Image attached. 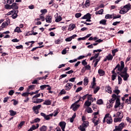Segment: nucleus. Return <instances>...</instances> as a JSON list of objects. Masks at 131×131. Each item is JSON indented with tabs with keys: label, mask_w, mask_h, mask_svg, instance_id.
<instances>
[{
	"label": "nucleus",
	"mask_w": 131,
	"mask_h": 131,
	"mask_svg": "<svg viewBox=\"0 0 131 131\" xmlns=\"http://www.w3.org/2000/svg\"><path fill=\"white\" fill-rule=\"evenodd\" d=\"M81 131H85V127L82 126L81 125L80 126V127H78Z\"/></svg>",
	"instance_id": "46"
},
{
	"label": "nucleus",
	"mask_w": 131,
	"mask_h": 131,
	"mask_svg": "<svg viewBox=\"0 0 131 131\" xmlns=\"http://www.w3.org/2000/svg\"><path fill=\"white\" fill-rule=\"evenodd\" d=\"M117 96L115 94L112 95V98L110 100V106L112 107V104L114 103L115 100H116Z\"/></svg>",
	"instance_id": "7"
},
{
	"label": "nucleus",
	"mask_w": 131,
	"mask_h": 131,
	"mask_svg": "<svg viewBox=\"0 0 131 131\" xmlns=\"http://www.w3.org/2000/svg\"><path fill=\"white\" fill-rule=\"evenodd\" d=\"M88 101H92V102H94V98L92 97V95H89L88 96Z\"/></svg>",
	"instance_id": "31"
},
{
	"label": "nucleus",
	"mask_w": 131,
	"mask_h": 131,
	"mask_svg": "<svg viewBox=\"0 0 131 131\" xmlns=\"http://www.w3.org/2000/svg\"><path fill=\"white\" fill-rule=\"evenodd\" d=\"M13 94H14V90H11L10 91H9V96H13Z\"/></svg>",
	"instance_id": "58"
},
{
	"label": "nucleus",
	"mask_w": 131,
	"mask_h": 131,
	"mask_svg": "<svg viewBox=\"0 0 131 131\" xmlns=\"http://www.w3.org/2000/svg\"><path fill=\"white\" fill-rule=\"evenodd\" d=\"M81 126H83V127H85V128H86L88 127V126H89V122L88 121H83Z\"/></svg>",
	"instance_id": "16"
},
{
	"label": "nucleus",
	"mask_w": 131,
	"mask_h": 131,
	"mask_svg": "<svg viewBox=\"0 0 131 131\" xmlns=\"http://www.w3.org/2000/svg\"><path fill=\"white\" fill-rule=\"evenodd\" d=\"M76 18H79L80 17H81V13H77L75 14Z\"/></svg>",
	"instance_id": "48"
},
{
	"label": "nucleus",
	"mask_w": 131,
	"mask_h": 131,
	"mask_svg": "<svg viewBox=\"0 0 131 131\" xmlns=\"http://www.w3.org/2000/svg\"><path fill=\"white\" fill-rule=\"evenodd\" d=\"M42 14H41L39 15L40 17V19H41V21H45V17H43V16H42Z\"/></svg>",
	"instance_id": "55"
},
{
	"label": "nucleus",
	"mask_w": 131,
	"mask_h": 131,
	"mask_svg": "<svg viewBox=\"0 0 131 131\" xmlns=\"http://www.w3.org/2000/svg\"><path fill=\"white\" fill-rule=\"evenodd\" d=\"M14 0H7V4H9V5H11L12 3H14Z\"/></svg>",
	"instance_id": "52"
},
{
	"label": "nucleus",
	"mask_w": 131,
	"mask_h": 131,
	"mask_svg": "<svg viewBox=\"0 0 131 131\" xmlns=\"http://www.w3.org/2000/svg\"><path fill=\"white\" fill-rule=\"evenodd\" d=\"M29 95H30V93L26 92V93H23L21 96H23V97H28Z\"/></svg>",
	"instance_id": "36"
},
{
	"label": "nucleus",
	"mask_w": 131,
	"mask_h": 131,
	"mask_svg": "<svg viewBox=\"0 0 131 131\" xmlns=\"http://www.w3.org/2000/svg\"><path fill=\"white\" fill-rule=\"evenodd\" d=\"M34 122H39V121H40V119L37 118L34 119Z\"/></svg>",
	"instance_id": "63"
},
{
	"label": "nucleus",
	"mask_w": 131,
	"mask_h": 131,
	"mask_svg": "<svg viewBox=\"0 0 131 131\" xmlns=\"http://www.w3.org/2000/svg\"><path fill=\"white\" fill-rule=\"evenodd\" d=\"M98 73L100 76H103V75H105V72L102 69L98 70Z\"/></svg>",
	"instance_id": "18"
},
{
	"label": "nucleus",
	"mask_w": 131,
	"mask_h": 131,
	"mask_svg": "<svg viewBox=\"0 0 131 131\" xmlns=\"http://www.w3.org/2000/svg\"><path fill=\"white\" fill-rule=\"evenodd\" d=\"M89 83V79L88 78H85L84 79V85H88Z\"/></svg>",
	"instance_id": "33"
},
{
	"label": "nucleus",
	"mask_w": 131,
	"mask_h": 131,
	"mask_svg": "<svg viewBox=\"0 0 131 131\" xmlns=\"http://www.w3.org/2000/svg\"><path fill=\"white\" fill-rule=\"evenodd\" d=\"M106 22H107V20L103 19L100 21V24H102V25H106Z\"/></svg>",
	"instance_id": "34"
},
{
	"label": "nucleus",
	"mask_w": 131,
	"mask_h": 131,
	"mask_svg": "<svg viewBox=\"0 0 131 131\" xmlns=\"http://www.w3.org/2000/svg\"><path fill=\"white\" fill-rule=\"evenodd\" d=\"M41 102H43V99H36L33 101V103H35V104H39V103H41Z\"/></svg>",
	"instance_id": "14"
},
{
	"label": "nucleus",
	"mask_w": 131,
	"mask_h": 131,
	"mask_svg": "<svg viewBox=\"0 0 131 131\" xmlns=\"http://www.w3.org/2000/svg\"><path fill=\"white\" fill-rule=\"evenodd\" d=\"M79 107H80V105L74 103L71 105V108H73V111H76L77 108H79Z\"/></svg>",
	"instance_id": "9"
},
{
	"label": "nucleus",
	"mask_w": 131,
	"mask_h": 131,
	"mask_svg": "<svg viewBox=\"0 0 131 131\" xmlns=\"http://www.w3.org/2000/svg\"><path fill=\"white\" fill-rule=\"evenodd\" d=\"M59 126H60L62 130L65 131V127H66V123L64 121H61L59 123Z\"/></svg>",
	"instance_id": "8"
},
{
	"label": "nucleus",
	"mask_w": 131,
	"mask_h": 131,
	"mask_svg": "<svg viewBox=\"0 0 131 131\" xmlns=\"http://www.w3.org/2000/svg\"><path fill=\"white\" fill-rule=\"evenodd\" d=\"M130 10V5H126L122 8L121 10H120L119 13L120 14H126L128 11Z\"/></svg>",
	"instance_id": "2"
},
{
	"label": "nucleus",
	"mask_w": 131,
	"mask_h": 131,
	"mask_svg": "<svg viewBox=\"0 0 131 131\" xmlns=\"http://www.w3.org/2000/svg\"><path fill=\"white\" fill-rule=\"evenodd\" d=\"M114 93H115L117 95H119V94L120 93V91L119 90H115L114 91Z\"/></svg>",
	"instance_id": "57"
},
{
	"label": "nucleus",
	"mask_w": 131,
	"mask_h": 131,
	"mask_svg": "<svg viewBox=\"0 0 131 131\" xmlns=\"http://www.w3.org/2000/svg\"><path fill=\"white\" fill-rule=\"evenodd\" d=\"M43 104V105H51V104H52V101H50V100H46Z\"/></svg>",
	"instance_id": "21"
},
{
	"label": "nucleus",
	"mask_w": 131,
	"mask_h": 131,
	"mask_svg": "<svg viewBox=\"0 0 131 131\" xmlns=\"http://www.w3.org/2000/svg\"><path fill=\"white\" fill-rule=\"evenodd\" d=\"M62 20V17L61 16H59L57 17V19L55 20V22H60Z\"/></svg>",
	"instance_id": "49"
},
{
	"label": "nucleus",
	"mask_w": 131,
	"mask_h": 131,
	"mask_svg": "<svg viewBox=\"0 0 131 131\" xmlns=\"http://www.w3.org/2000/svg\"><path fill=\"white\" fill-rule=\"evenodd\" d=\"M118 81H119V84H121V81H122V78H121V77L118 76Z\"/></svg>",
	"instance_id": "50"
},
{
	"label": "nucleus",
	"mask_w": 131,
	"mask_h": 131,
	"mask_svg": "<svg viewBox=\"0 0 131 131\" xmlns=\"http://www.w3.org/2000/svg\"><path fill=\"white\" fill-rule=\"evenodd\" d=\"M85 106H86V107H90L91 105H92V102L89 101V100H87L84 103Z\"/></svg>",
	"instance_id": "20"
},
{
	"label": "nucleus",
	"mask_w": 131,
	"mask_h": 131,
	"mask_svg": "<svg viewBox=\"0 0 131 131\" xmlns=\"http://www.w3.org/2000/svg\"><path fill=\"white\" fill-rule=\"evenodd\" d=\"M69 81H71L72 82H74V81H75V77L70 78L69 79Z\"/></svg>",
	"instance_id": "61"
},
{
	"label": "nucleus",
	"mask_w": 131,
	"mask_h": 131,
	"mask_svg": "<svg viewBox=\"0 0 131 131\" xmlns=\"http://www.w3.org/2000/svg\"><path fill=\"white\" fill-rule=\"evenodd\" d=\"M14 12H15V10H13L12 11L9 12L6 15H7V16H10V15H13Z\"/></svg>",
	"instance_id": "43"
},
{
	"label": "nucleus",
	"mask_w": 131,
	"mask_h": 131,
	"mask_svg": "<svg viewBox=\"0 0 131 131\" xmlns=\"http://www.w3.org/2000/svg\"><path fill=\"white\" fill-rule=\"evenodd\" d=\"M8 23L7 21H5L2 24L1 27L2 28H5V27H6V26H8Z\"/></svg>",
	"instance_id": "32"
},
{
	"label": "nucleus",
	"mask_w": 131,
	"mask_h": 131,
	"mask_svg": "<svg viewBox=\"0 0 131 131\" xmlns=\"http://www.w3.org/2000/svg\"><path fill=\"white\" fill-rule=\"evenodd\" d=\"M36 129V126L34 125H32V127L28 131H32Z\"/></svg>",
	"instance_id": "35"
},
{
	"label": "nucleus",
	"mask_w": 131,
	"mask_h": 131,
	"mask_svg": "<svg viewBox=\"0 0 131 131\" xmlns=\"http://www.w3.org/2000/svg\"><path fill=\"white\" fill-rule=\"evenodd\" d=\"M120 106V99L119 98H117L116 100V104L115 105V108H118Z\"/></svg>",
	"instance_id": "10"
},
{
	"label": "nucleus",
	"mask_w": 131,
	"mask_h": 131,
	"mask_svg": "<svg viewBox=\"0 0 131 131\" xmlns=\"http://www.w3.org/2000/svg\"><path fill=\"white\" fill-rule=\"evenodd\" d=\"M46 22L47 23H52V16H48L46 18Z\"/></svg>",
	"instance_id": "15"
},
{
	"label": "nucleus",
	"mask_w": 131,
	"mask_h": 131,
	"mask_svg": "<svg viewBox=\"0 0 131 131\" xmlns=\"http://www.w3.org/2000/svg\"><path fill=\"white\" fill-rule=\"evenodd\" d=\"M34 88H35V85H32L29 86V89H30L31 90H34Z\"/></svg>",
	"instance_id": "60"
},
{
	"label": "nucleus",
	"mask_w": 131,
	"mask_h": 131,
	"mask_svg": "<svg viewBox=\"0 0 131 131\" xmlns=\"http://www.w3.org/2000/svg\"><path fill=\"white\" fill-rule=\"evenodd\" d=\"M38 92H39V91L37 90V91H36L35 92L30 93V95H31V96H32V95H35L36 94H38Z\"/></svg>",
	"instance_id": "53"
},
{
	"label": "nucleus",
	"mask_w": 131,
	"mask_h": 131,
	"mask_svg": "<svg viewBox=\"0 0 131 131\" xmlns=\"http://www.w3.org/2000/svg\"><path fill=\"white\" fill-rule=\"evenodd\" d=\"M38 97H40V93L35 95L33 97V99H34V98H38Z\"/></svg>",
	"instance_id": "62"
},
{
	"label": "nucleus",
	"mask_w": 131,
	"mask_h": 131,
	"mask_svg": "<svg viewBox=\"0 0 131 131\" xmlns=\"http://www.w3.org/2000/svg\"><path fill=\"white\" fill-rule=\"evenodd\" d=\"M76 26L75 25H72L71 26H70L69 27V30H73L75 28Z\"/></svg>",
	"instance_id": "38"
},
{
	"label": "nucleus",
	"mask_w": 131,
	"mask_h": 131,
	"mask_svg": "<svg viewBox=\"0 0 131 131\" xmlns=\"http://www.w3.org/2000/svg\"><path fill=\"white\" fill-rule=\"evenodd\" d=\"M72 85H73V84L70 83H68L65 86V88H66V91H69L71 90V87L72 86Z\"/></svg>",
	"instance_id": "11"
},
{
	"label": "nucleus",
	"mask_w": 131,
	"mask_h": 131,
	"mask_svg": "<svg viewBox=\"0 0 131 131\" xmlns=\"http://www.w3.org/2000/svg\"><path fill=\"white\" fill-rule=\"evenodd\" d=\"M125 126L124 123H121L119 126H115V128L113 131H121Z\"/></svg>",
	"instance_id": "3"
},
{
	"label": "nucleus",
	"mask_w": 131,
	"mask_h": 131,
	"mask_svg": "<svg viewBox=\"0 0 131 131\" xmlns=\"http://www.w3.org/2000/svg\"><path fill=\"white\" fill-rule=\"evenodd\" d=\"M19 8V7H18V4L16 3H14L11 5V9H13V10H18Z\"/></svg>",
	"instance_id": "12"
},
{
	"label": "nucleus",
	"mask_w": 131,
	"mask_h": 131,
	"mask_svg": "<svg viewBox=\"0 0 131 131\" xmlns=\"http://www.w3.org/2000/svg\"><path fill=\"white\" fill-rule=\"evenodd\" d=\"M106 59H107L108 61H111L113 59V56L111 54H108L106 56Z\"/></svg>",
	"instance_id": "23"
},
{
	"label": "nucleus",
	"mask_w": 131,
	"mask_h": 131,
	"mask_svg": "<svg viewBox=\"0 0 131 131\" xmlns=\"http://www.w3.org/2000/svg\"><path fill=\"white\" fill-rule=\"evenodd\" d=\"M112 19V15L106 14L105 15V19Z\"/></svg>",
	"instance_id": "42"
},
{
	"label": "nucleus",
	"mask_w": 131,
	"mask_h": 131,
	"mask_svg": "<svg viewBox=\"0 0 131 131\" xmlns=\"http://www.w3.org/2000/svg\"><path fill=\"white\" fill-rule=\"evenodd\" d=\"M76 117V114L74 113L72 118L70 119V122H73L74 121V118Z\"/></svg>",
	"instance_id": "28"
},
{
	"label": "nucleus",
	"mask_w": 131,
	"mask_h": 131,
	"mask_svg": "<svg viewBox=\"0 0 131 131\" xmlns=\"http://www.w3.org/2000/svg\"><path fill=\"white\" fill-rule=\"evenodd\" d=\"M97 104L98 105H101V104H103V100L102 99H99L97 101Z\"/></svg>",
	"instance_id": "45"
},
{
	"label": "nucleus",
	"mask_w": 131,
	"mask_h": 131,
	"mask_svg": "<svg viewBox=\"0 0 131 131\" xmlns=\"http://www.w3.org/2000/svg\"><path fill=\"white\" fill-rule=\"evenodd\" d=\"M80 91H82V87H79L77 88L76 91V93H78L79 92H80Z\"/></svg>",
	"instance_id": "54"
},
{
	"label": "nucleus",
	"mask_w": 131,
	"mask_h": 131,
	"mask_svg": "<svg viewBox=\"0 0 131 131\" xmlns=\"http://www.w3.org/2000/svg\"><path fill=\"white\" fill-rule=\"evenodd\" d=\"M60 95H65L66 94V91L65 90L63 89L61 91V92L59 93Z\"/></svg>",
	"instance_id": "47"
},
{
	"label": "nucleus",
	"mask_w": 131,
	"mask_h": 131,
	"mask_svg": "<svg viewBox=\"0 0 131 131\" xmlns=\"http://www.w3.org/2000/svg\"><path fill=\"white\" fill-rule=\"evenodd\" d=\"M40 131H46L47 130V126L43 125L41 128H40Z\"/></svg>",
	"instance_id": "39"
},
{
	"label": "nucleus",
	"mask_w": 131,
	"mask_h": 131,
	"mask_svg": "<svg viewBox=\"0 0 131 131\" xmlns=\"http://www.w3.org/2000/svg\"><path fill=\"white\" fill-rule=\"evenodd\" d=\"M9 112L10 113L11 116H14L16 115V114H17V113L13 110H10L9 111Z\"/></svg>",
	"instance_id": "26"
},
{
	"label": "nucleus",
	"mask_w": 131,
	"mask_h": 131,
	"mask_svg": "<svg viewBox=\"0 0 131 131\" xmlns=\"http://www.w3.org/2000/svg\"><path fill=\"white\" fill-rule=\"evenodd\" d=\"M106 92L109 93V94H111V93H112V89H111V87H110V86L106 87Z\"/></svg>",
	"instance_id": "24"
},
{
	"label": "nucleus",
	"mask_w": 131,
	"mask_h": 131,
	"mask_svg": "<svg viewBox=\"0 0 131 131\" xmlns=\"http://www.w3.org/2000/svg\"><path fill=\"white\" fill-rule=\"evenodd\" d=\"M71 40H72V39L71 37H69L66 39V41H71Z\"/></svg>",
	"instance_id": "64"
},
{
	"label": "nucleus",
	"mask_w": 131,
	"mask_h": 131,
	"mask_svg": "<svg viewBox=\"0 0 131 131\" xmlns=\"http://www.w3.org/2000/svg\"><path fill=\"white\" fill-rule=\"evenodd\" d=\"M85 6L86 7H89L90 6V0H86L85 3Z\"/></svg>",
	"instance_id": "51"
},
{
	"label": "nucleus",
	"mask_w": 131,
	"mask_h": 131,
	"mask_svg": "<svg viewBox=\"0 0 131 131\" xmlns=\"http://www.w3.org/2000/svg\"><path fill=\"white\" fill-rule=\"evenodd\" d=\"M41 107V105L39 104L37 106H33L32 109L33 111H34L35 113H36V114H38L39 113L38 109H40Z\"/></svg>",
	"instance_id": "6"
},
{
	"label": "nucleus",
	"mask_w": 131,
	"mask_h": 131,
	"mask_svg": "<svg viewBox=\"0 0 131 131\" xmlns=\"http://www.w3.org/2000/svg\"><path fill=\"white\" fill-rule=\"evenodd\" d=\"M103 12H104V10L101 9L100 10L96 12V15H102L103 14Z\"/></svg>",
	"instance_id": "25"
},
{
	"label": "nucleus",
	"mask_w": 131,
	"mask_h": 131,
	"mask_svg": "<svg viewBox=\"0 0 131 131\" xmlns=\"http://www.w3.org/2000/svg\"><path fill=\"white\" fill-rule=\"evenodd\" d=\"M47 77H48V75H46L45 77L38 78L37 80H40V79H47Z\"/></svg>",
	"instance_id": "44"
},
{
	"label": "nucleus",
	"mask_w": 131,
	"mask_h": 131,
	"mask_svg": "<svg viewBox=\"0 0 131 131\" xmlns=\"http://www.w3.org/2000/svg\"><path fill=\"white\" fill-rule=\"evenodd\" d=\"M50 85H42L40 86L41 91L43 90L44 89H47V88L49 87Z\"/></svg>",
	"instance_id": "30"
},
{
	"label": "nucleus",
	"mask_w": 131,
	"mask_h": 131,
	"mask_svg": "<svg viewBox=\"0 0 131 131\" xmlns=\"http://www.w3.org/2000/svg\"><path fill=\"white\" fill-rule=\"evenodd\" d=\"M17 14H18V10H14V12L12 15L13 19H16V17H18V15H17Z\"/></svg>",
	"instance_id": "17"
},
{
	"label": "nucleus",
	"mask_w": 131,
	"mask_h": 131,
	"mask_svg": "<svg viewBox=\"0 0 131 131\" xmlns=\"http://www.w3.org/2000/svg\"><path fill=\"white\" fill-rule=\"evenodd\" d=\"M25 123V121H21V122L19 123L18 126H19V127H21L23 125H24Z\"/></svg>",
	"instance_id": "56"
},
{
	"label": "nucleus",
	"mask_w": 131,
	"mask_h": 131,
	"mask_svg": "<svg viewBox=\"0 0 131 131\" xmlns=\"http://www.w3.org/2000/svg\"><path fill=\"white\" fill-rule=\"evenodd\" d=\"M117 68H118V71H120V72L122 71V70L123 69V68H124V62L123 61H121V67H120V64H118L115 68V69H117Z\"/></svg>",
	"instance_id": "4"
},
{
	"label": "nucleus",
	"mask_w": 131,
	"mask_h": 131,
	"mask_svg": "<svg viewBox=\"0 0 131 131\" xmlns=\"http://www.w3.org/2000/svg\"><path fill=\"white\" fill-rule=\"evenodd\" d=\"M109 115H110V114H107L106 115H105V118H106L107 123H108V124H110L112 123L113 120H112V118L111 117H110Z\"/></svg>",
	"instance_id": "5"
},
{
	"label": "nucleus",
	"mask_w": 131,
	"mask_h": 131,
	"mask_svg": "<svg viewBox=\"0 0 131 131\" xmlns=\"http://www.w3.org/2000/svg\"><path fill=\"white\" fill-rule=\"evenodd\" d=\"M41 116H43V117H44L45 119H46V120H50V118L49 116V115H46V114L43 113H41L40 114Z\"/></svg>",
	"instance_id": "13"
},
{
	"label": "nucleus",
	"mask_w": 131,
	"mask_h": 131,
	"mask_svg": "<svg viewBox=\"0 0 131 131\" xmlns=\"http://www.w3.org/2000/svg\"><path fill=\"white\" fill-rule=\"evenodd\" d=\"M14 32H17L18 33H20V32H22V31H21L19 27H17L14 30Z\"/></svg>",
	"instance_id": "27"
},
{
	"label": "nucleus",
	"mask_w": 131,
	"mask_h": 131,
	"mask_svg": "<svg viewBox=\"0 0 131 131\" xmlns=\"http://www.w3.org/2000/svg\"><path fill=\"white\" fill-rule=\"evenodd\" d=\"M127 68H125L123 70V71L121 72L120 73V75L121 77H122L124 80H127V78L129 77V76L127 74Z\"/></svg>",
	"instance_id": "1"
},
{
	"label": "nucleus",
	"mask_w": 131,
	"mask_h": 131,
	"mask_svg": "<svg viewBox=\"0 0 131 131\" xmlns=\"http://www.w3.org/2000/svg\"><path fill=\"white\" fill-rule=\"evenodd\" d=\"M100 59H101V57H99L98 58H97L94 59L93 62H98L100 61Z\"/></svg>",
	"instance_id": "59"
},
{
	"label": "nucleus",
	"mask_w": 131,
	"mask_h": 131,
	"mask_svg": "<svg viewBox=\"0 0 131 131\" xmlns=\"http://www.w3.org/2000/svg\"><path fill=\"white\" fill-rule=\"evenodd\" d=\"M122 117H123V116H121L120 117L115 118L114 120V122H118L119 121H121V118H122Z\"/></svg>",
	"instance_id": "19"
},
{
	"label": "nucleus",
	"mask_w": 131,
	"mask_h": 131,
	"mask_svg": "<svg viewBox=\"0 0 131 131\" xmlns=\"http://www.w3.org/2000/svg\"><path fill=\"white\" fill-rule=\"evenodd\" d=\"M117 52H118V49H117L112 50V53L113 54V57H114L115 56V53H117Z\"/></svg>",
	"instance_id": "37"
},
{
	"label": "nucleus",
	"mask_w": 131,
	"mask_h": 131,
	"mask_svg": "<svg viewBox=\"0 0 131 131\" xmlns=\"http://www.w3.org/2000/svg\"><path fill=\"white\" fill-rule=\"evenodd\" d=\"M5 9H6V10H11V9H12L11 5H10L9 4L5 5Z\"/></svg>",
	"instance_id": "29"
},
{
	"label": "nucleus",
	"mask_w": 131,
	"mask_h": 131,
	"mask_svg": "<svg viewBox=\"0 0 131 131\" xmlns=\"http://www.w3.org/2000/svg\"><path fill=\"white\" fill-rule=\"evenodd\" d=\"M91 18V14L90 13H87L86 15H84V16H83L82 17V19H88V18Z\"/></svg>",
	"instance_id": "22"
},
{
	"label": "nucleus",
	"mask_w": 131,
	"mask_h": 131,
	"mask_svg": "<svg viewBox=\"0 0 131 131\" xmlns=\"http://www.w3.org/2000/svg\"><path fill=\"white\" fill-rule=\"evenodd\" d=\"M116 76H117V74H113L112 75V80H115Z\"/></svg>",
	"instance_id": "40"
},
{
	"label": "nucleus",
	"mask_w": 131,
	"mask_h": 131,
	"mask_svg": "<svg viewBox=\"0 0 131 131\" xmlns=\"http://www.w3.org/2000/svg\"><path fill=\"white\" fill-rule=\"evenodd\" d=\"M87 112L88 113H93V110H92V108L89 107L87 108Z\"/></svg>",
	"instance_id": "41"
}]
</instances>
